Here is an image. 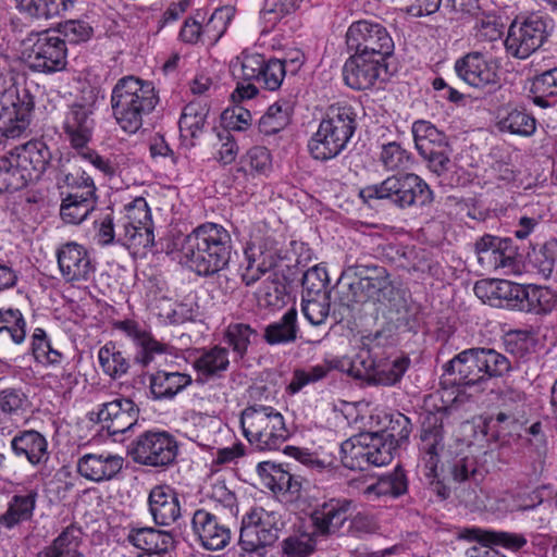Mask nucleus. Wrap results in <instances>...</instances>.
<instances>
[{"label": "nucleus", "mask_w": 557, "mask_h": 557, "mask_svg": "<svg viewBox=\"0 0 557 557\" xmlns=\"http://www.w3.org/2000/svg\"><path fill=\"white\" fill-rule=\"evenodd\" d=\"M180 260L199 276H211L224 270L231 260L232 237L220 224L207 222L176 243Z\"/></svg>", "instance_id": "obj_1"}, {"label": "nucleus", "mask_w": 557, "mask_h": 557, "mask_svg": "<svg viewBox=\"0 0 557 557\" xmlns=\"http://www.w3.org/2000/svg\"><path fill=\"white\" fill-rule=\"evenodd\" d=\"M159 102L151 82L134 75L121 77L111 91V109L116 124L128 134H135Z\"/></svg>", "instance_id": "obj_2"}, {"label": "nucleus", "mask_w": 557, "mask_h": 557, "mask_svg": "<svg viewBox=\"0 0 557 557\" xmlns=\"http://www.w3.org/2000/svg\"><path fill=\"white\" fill-rule=\"evenodd\" d=\"M357 128L356 112L346 103L326 109L317 132L308 141L310 156L319 161L336 158L344 151Z\"/></svg>", "instance_id": "obj_3"}, {"label": "nucleus", "mask_w": 557, "mask_h": 557, "mask_svg": "<svg viewBox=\"0 0 557 557\" xmlns=\"http://www.w3.org/2000/svg\"><path fill=\"white\" fill-rule=\"evenodd\" d=\"M360 197L371 200H388L398 209L423 208L433 202L434 194L429 184L414 173L395 174L379 184L368 185Z\"/></svg>", "instance_id": "obj_4"}, {"label": "nucleus", "mask_w": 557, "mask_h": 557, "mask_svg": "<svg viewBox=\"0 0 557 557\" xmlns=\"http://www.w3.org/2000/svg\"><path fill=\"white\" fill-rule=\"evenodd\" d=\"M243 435L259 450H276L289 437L283 414L272 406L253 404L240 412Z\"/></svg>", "instance_id": "obj_5"}, {"label": "nucleus", "mask_w": 557, "mask_h": 557, "mask_svg": "<svg viewBox=\"0 0 557 557\" xmlns=\"http://www.w3.org/2000/svg\"><path fill=\"white\" fill-rule=\"evenodd\" d=\"M548 16L539 12L517 15L510 23L504 45L506 52L519 60H525L540 50L549 36Z\"/></svg>", "instance_id": "obj_6"}, {"label": "nucleus", "mask_w": 557, "mask_h": 557, "mask_svg": "<svg viewBox=\"0 0 557 557\" xmlns=\"http://www.w3.org/2000/svg\"><path fill=\"white\" fill-rule=\"evenodd\" d=\"M35 108L25 83L11 82L0 90V144L20 137L28 127Z\"/></svg>", "instance_id": "obj_7"}, {"label": "nucleus", "mask_w": 557, "mask_h": 557, "mask_svg": "<svg viewBox=\"0 0 557 557\" xmlns=\"http://www.w3.org/2000/svg\"><path fill=\"white\" fill-rule=\"evenodd\" d=\"M280 529L274 512L255 508L242 519L238 557H265L267 548L278 540Z\"/></svg>", "instance_id": "obj_8"}, {"label": "nucleus", "mask_w": 557, "mask_h": 557, "mask_svg": "<svg viewBox=\"0 0 557 557\" xmlns=\"http://www.w3.org/2000/svg\"><path fill=\"white\" fill-rule=\"evenodd\" d=\"M24 57L28 67L34 72H60L67 63L65 39L50 30L30 34L25 40Z\"/></svg>", "instance_id": "obj_9"}, {"label": "nucleus", "mask_w": 557, "mask_h": 557, "mask_svg": "<svg viewBox=\"0 0 557 557\" xmlns=\"http://www.w3.org/2000/svg\"><path fill=\"white\" fill-rule=\"evenodd\" d=\"M346 45L349 51L385 61L395 50L394 39L387 28L373 20L350 24L346 32Z\"/></svg>", "instance_id": "obj_10"}, {"label": "nucleus", "mask_w": 557, "mask_h": 557, "mask_svg": "<svg viewBox=\"0 0 557 557\" xmlns=\"http://www.w3.org/2000/svg\"><path fill=\"white\" fill-rule=\"evenodd\" d=\"M342 465L352 471H364L369 467H382L392 461L391 448L371 433L352 436L341 444Z\"/></svg>", "instance_id": "obj_11"}, {"label": "nucleus", "mask_w": 557, "mask_h": 557, "mask_svg": "<svg viewBox=\"0 0 557 557\" xmlns=\"http://www.w3.org/2000/svg\"><path fill=\"white\" fill-rule=\"evenodd\" d=\"M117 224V242L128 249H146L154 244L151 212L147 201L137 197L124 208Z\"/></svg>", "instance_id": "obj_12"}, {"label": "nucleus", "mask_w": 557, "mask_h": 557, "mask_svg": "<svg viewBox=\"0 0 557 557\" xmlns=\"http://www.w3.org/2000/svg\"><path fill=\"white\" fill-rule=\"evenodd\" d=\"M233 76L237 79L256 82L267 90H277L287 75L281 59H265L256 52H243L231 64Z\"/></svg>", "instance_id": "obj_13"}, {"label": "nucleus", "mask_w": 557, "mask_h": 557, "mask_svg": "<svg viewBox=\"0 0 557 557\" xmlns=\"http://www.w3.org/2000/svg\"><path fill=\"white\" fill-rule=\"evenodd\" d=\"M129 453L139 465L164 467L175 460L177 444L168 432L147 431L133 442Z\"/></svg>", "instance_id": "obj_14"}, {"label": "nucleus", "mask_w": 557, "mask_h": 557, "mask_svg": "<svg viewBox=\"0 0 557 557\" xmlns=\"http://www.w3.org/2000/svg\"><path fill=\"white\" fill-rule=\"evenodd\" d=\"M416 148L426 160L433 172L441 174L449 164V149L446 135L431 122L418 120L411 127Z\"/></svg>", "instance_id": "obj_15"}, {"label": "nucleus", "mask_w": 557, "mask_h": 557, "mask_svg": "<svg viewBox=\"0 0 557 557\" xmlns=\"http://www.w3.org/2000/svg\"><path fill=\"white\" fill-rule=\"evenodd\" d=\"M244 257L247 267L242 280L246 286H251L282 260L280 243L271 236L249 242L244 248Z\"/></svg>", "instance_id": "obj_16"}, {"label": "nucleus", "mask_w": 557, "mask_h": 557, "mask_svg": "<svg viewBox=\"0 0 557 557\" xmlns=\"http://www.w3.org/2000/svg\"><path fill=\"white\" fill-rule=\"evenodd\" d=\"M55 256L60 274L66 283L74 285L92 280L96 264L85 246L69 242L58 248Z\"/></svg>", "instance_id": "obj_17"}, {"label": "nucleus", "mask_w": 557, "mask_h": 557, "mask_svg": "<svg viewBox=\"0 0 557 557\" xmlns=\"http://www.w3.org/2000/svg\"><path fill=\"white\" fill-rule=\"evenodd\" d=\"M190 528L195 540L205 549L220 550L231 543L232 531L230 527L205 508H198L193 512Z\"/></svg>", "instance_id": "obj_18"}, {"label": "nucleus", "mask_w": 557, "mask_h": 557, "mask_svg": "<svg viewBox=\"0 0 557 557\" xmlns=\"http://www.w3.org/2000/svg\"><path fill=\"white\" fill-rule=\"evenodd\" d=\"M387 70L385 60L355 53L343 67V76L347 86L356 90L372 88Z\"/></svg>", "instance_id": "obj_19"}, {"label": "nucleus", "mask_w": 557, "mask_h": 557, "mask_svg": "<svg viewBox=\"0 0 557 557\" xmlns=\"http://www.w3.org/2000/svg\"><path fill=\"white\" fill-rule=\"evenodd\" d=\"M11 153L26 186L40 178L51 160V151L41 140H30Z\"/></svg>", "instance_id": "obj_20"}, {"label": "nucleus", "mask_w": 557, "mask_h": 557, "mask_svg": "<svg viewBox=\"0 0 557 557\" xmlns=\"http://www.w3.org/2000/svg\"><path fill=\"white\" fill-rule=\"evenodd\" d=\"M90 104L74 102L64 112L62 129L66 140L75 150H84L89 143L95 125Z\"/></svg>", "instance_id": "obj_21"}, {"label": "nucleus", "mask_w": 557, "mask_h": 557, "mask_svg": "<svg viewBox=\"0 0 557 557\" xmlns=\"http://www.w3.org/2000/svg\"><path fill=\"white\" fill-rule=\"evenodd\" d=\"M139 409L132 399L116 398L101 405L97 419L109 435L115 436L129 431L137 423Z\"/></svg>", "instance_id": "obj_22"}, {"label": "nucleus", "mask_w": 557, "mask_h": 557, "mask_svg": "<svg viewBox=\"0 0 557 557\" xmlns=\"http://www.w3.org/2000/svg\"><path fill=\"white\" fill-rule=\"evenodd\" d=\"M148 512L157 525L170 527L182 517L180 494L169 484L151 487L147 498Z\"/></svg>", "instance_id": "obj_23"}, {"label": "nucleus", "mask_w": 557, "mask_h": 557, "mask_svg": "<svg viewBox=\"0 0 557 557\" xmlns=\"http://www.w3.org/2000/svg\"><path fill=\"white\" fill-rule=\"evenodd\" d=\"M457 76L474 88L497 84V73L492 62L480 51L468 52L455 62Z\"/></svg>", "instance_id": "obj_24"}, {"label": "nucleus", "mask_w": 557, "mask_h": 557, "mask_svg": "<svg viewBox=\"0 0 557 557\" xmlns=\"http://www.w3.org/2000/svg\"><path fill=\"white\" fill-rule=\"evenodd\" d=\"M128 338L132 339L136 347L134 362L141 366H149L156 356L165 354L168 346L157 341L149 332L141 329L139 324L133 320L121 321L116 324Z\"/></svg>", "instance_id": "obj_25"}, {"label": "nucleus", "mask_w": 557, "mask_h": 557, "mask_svg": "<svg viewBox=\"0 0 557 557\" xmlns=\"http://www.w3.org/2000/svg\"><path fill=\"white\" fill-rule=\"evenodd\" d=\"M355 276L360 277L368 301L386 302L393 299L394 285L384 267L358 264L355 267Z\"/></svg>", "instance_id": "obj_26"}, {"label": "nucleus", "mask_w": 557, "mask_h": 557, "mask_svg": "<svg viewBox=\"0 0 557 557\" xmlns=\"http://www.w3.org/2000/svg\"><path fill=\"white\" fill-rule=\"evenodd\" d=\"M124 459L111 453L85 454L77 461V471L92 482L114 479L123 469Z\"/></svg>", "instance_id": "obj_27"}, {"label": "nucleus", "mask_w": 557, "mask_h": 557, "mask_svg": "<svg viewBox=\"0 0 557 557\" xmlns=\"http://www.w3.org/2000/svg\"><path fill=\"white\" fill-rule=\"evenodd\" d=\"M38 492L35 488L16 491L9 499L7 510L0 515V525L12 530L23 522L29 521L36 509Z\"/></svg>", "instance_id": "obj_28"}, {"label": "nucleus", "mask_w": 557, "mask_h": 557, "mask_svg": "<svg viewBox=\"0 0 557 557\" xmlns=\"http://www.w3.org/2000/svg\"><path fill=\"white\" fill-rule=\"evenodd\" d=\"M448 375H454L458 385H475L484 382L476 348L462 350L444 366Z\"/></svg>", "instance_id": "obj_29"}, {"label": "nucleus", "mask_w": 557, "mask_h": 557, "mask_svg": "<svg viewBox=\"0 0 557 557\" xmlns=\"http://www.w3.org/2000/svg\"><path fill=\"white\" fill-rule=\"evenodd\" d=\"M125 541L143 554L169 553L175 543L171 532L152 527H129Z\"/></svg>", "instance_id": "obj_30"}, {"label": "nucleus", "mask_w": 557, "mask_h": 557, "mask_svg": "<svg viewBox=\"0 0 557 557\" xmlns=\"http://www.w3.org/2000/svg\"><path fill=\"white\" fill-rule=\"evenodd\" d=\"M507 240L500 237L484 235L475 243L478 262L485 271L511 268L513 258L506 253Z\"/></svg>", "instance_id": "obj_31"}, {"label": "nucleus", "mask_w": 557, "mask_h": 557, "mask_svg": "<svg viewBox=\"0 0 557 557\" xmlns=\"http://www.w3.org/2000/svg\"><path fill=\"white\" fill-rule=\"evenodd\" d=\"M228 349L221 346L203 348L194 359L193 367L197 372V381L207 382L222 377L230 367Z\"/></svg>", "instance_id": "obj_32"}, {"label": "nucleus", "mask_w": 557, "mask_h": 557, "mask_svg": "<svg viewBox=\"0 0 557 557\" xmlns=\"http://www.w3.org/2000/svg\"><path fill=\"white\" fill-rule=\"evenodd\" d=\"M349 507L350 502L348 500L331 499L317 508L311 515L315 532L321 535L337 532L348 518Z\"/></svg>", "instance_id": "obj_33"}, {"label": "nucleus", "mask_w": 557, "mask_h": 557, "mask_svg": "<svg viewBox=\"0 0 557 557\" xmlns=\"http://www.w3.org/2000/svg\"><path fill=\"white\" fill-rule=\"evenodd\" d=\"M15 456L25 457L29 463L37 466L48 459L46 437L35 430L20 432L11 440Z\"/></svg>", "instance_id": "obj_34"}, {"label": "nucleus", "mask_w": 557, "mask_h": 557, "mask_svg": "<svg viewBox=\"0 0 557 557\" xmlns=\"http://www.w3.org/2000/svg\"><path fill=\"white\" fill-rule=\"evenodd\" d=\"M191 383L187 373L159 370L150 376V392L154 399H173Z\"/></svg>", "instance_id": "obj_35"}, {"label": "nucleus", "mask_w": 557, "mask_h": 557, "mask_svg": "<svg viewBox=\"0 0 557 557\" xmlns=\"http://www.w3.org/2000/svg\"><path fill=\"white\" fill-rule=\"evenodd\" d=\"M209 109L200 102H189L185 106L180 122V134L186 147H194L197 139L203 132Z\"/></svg>", "instance_id": "obj_36"}, {"label": "nucleus", "mask_w": 557, "mask_h": 557, "mask_svg": "<svg viewBox=\"0 0 557 557\" xmlns=\"http://www.w3.org/2000/svg\"><path fill=\"white\" fill-rule=\"evenodd\" d=\"M20 13L32 20H49L74 8L77 0H13Z\"/></svg>", "instance_id": "obj_37"}, {"label": "nucleus", "mask_w": 557, "mask_h": 557, "mask_svg": "<svg viewBox=\"0 0 557 557\" xmlns=\"http://www.w3.org/2000/svg\"><path fill=\"white\" fill-rule=\"evenodd\" d=\"M459 537L469 542H478L483 545H502L512 550H518L527 544V540L522 534L483 530L475 527L465 528L460 532Z\"/></svg>", "instance_id": "obj_38"}, {"label": "nucleus", "mask_w": 557, "mask_h": 557, "mask_svg": "<svg viewBox=\"0 0 557 557\" xmlns=\"http://www.w3.org/2000/svg\"><path fill=\"white\" fill-rule=\"evenodd\" d=\"M82 541V529L71 524L49 546L40 550L36 557H85L78 550Z\"/></svg>", "instance_id": "obj_39"}, {"label": "nucleus", "mask_w": 557, "mask_h": 557, "mask_svg": "<svg viewBox=\"0 0 557 557\" xmlns=\"http://www.w3.org/2000/svg\"><path fill=\"white\" fill-rule=\"evenodd\" d=\"M185 414L186 421L191 422L195 426L185 433L186 436L202 448H214L215 433L220 431V422L209 414L195 410L187 411Z\"/></svg>", "instance_id": "obj_40"}, {"label": "nucleus", "mask_w": 557, "mask_h": 557, "mask_svg": "<svg viewBox=\"0 0 557 557\" xmlns=\"http://www.w3.org/2000/svg\"><path fill=\"white\" fill-rule=\"evenodd\" d=\"M257 469L264 484L274 493H289L294 495L300 491L301 483L281 465L264 461L260 462Z\"/></svg>", "instance_id": "obj_41"}, {"label": "nucleus", "mask_w": 557, "mask_h": 557, "mask_svg": "<svg viewBox=\"0 0 557 557\" xmlns=\"http://www.w3.org/2000/svg\"><path fill=\"white\" fill-rule=\"evenodd\" d=\"M408 491V479L400 467H396L392 472L384 474L373 484L363 490V495L369 499L380 497H399Z\"/></svg>", "instance_id": "obj_42"}, {"label": "nucleus", "mask_w": 557, "mask_h": 557, "mask_svg": "<svg viewBox=\"0 0 557 557\" xmlns=\"http://www.w3.org/2000/svg\"><path fill=\"white\" fill-rule=\"evenodd\" d=\"M411 430L409 418L401 412H395L388 417V423L384 430L371 434L391 448L393 459L396 449L408 441Z\"/></svg>", "instance_id": "obj_43"}, {"label": "nucleus", "mask_w": 557, "mask_h": 557, "mask_svg": "<svg viewBox=\"0 0 557 557\" xmlns=\"http://www.w3.org/2000/svg\"><path fill=\"white\" fill-rule=\"evenodd\" d=\"M297 311L288 309L277 321L267 325L263 338L269 345L294 343L298 337Z\"/></svg>", "instance_id": "obj_44"}, {"label": "nucleus", "mask_w": 557, "mask_h": 557, "mask_svg": "<svg viewBox=\"0 0 557 557\" xmlns=\"http://www.w3.org/2000/svg\"><path fill=\"white\" fill-rule=\"evenodd\" d=\"M293 111V106L287 100L274 102L260 117L258 123L259 132L267 136L280 133L290 123Z\"/></svg>", "instance_id": "obj_45"}, {"label": "nucleus", "mask_w": 557, "mask_h": 557, "mask_svg": "<svg viewBox=\"0 0 557 557\" xmlns=\"http://www.w3.org/2000/svg\"><path fill=\"white\" fill-rule=\"evenodd\" d=\"M98 362L102 372L113 380L124 376L131 367L128 358L112 342L99 348Z\"/></svg>", "instance_id": "obj_46"}, {"label": "nucleus", "mask_w": 557, "mask_h": 557, "mask_svg": "<svg viewBox=\"0 0 557 557\" xmlns=\"http://www.w3.org/2000/svg\"><path fill=\"white\" fill-rule=\"evenodd\" d=\"M531 92L535 106L543 109L554 107L556 101L552 99L557 97V67L536 75L532 82Z\"/></svg>", "instance_id": "obj_47"}, {"label": "nucleus", "mask_w": 557, "mask_h": 557, "mask_svg": "<svg viewBox=\"0 0 557 557\" xmlns=\"http://www.w3.org/2000/svg\"><path fill=\"white\" fill-rule=\"evenodd\" d=\"M34 360L44 367H57L63 360V354L53 347L51 338L41 327H36L30 338Z\"/></svg>", "instance_id": "obj_48"}, {"label": "nucleus", "mask_w": 557, "mask_h": 557, "mask_svg": "<svg viewBox=\"0 0 557 557\" xmlns=\"http://www.w3.org/2000/svg\"><path fill=\"white\" fill-rule=\"evenodd\" d=\"M523 298L528 310L535 314H547L557 309V292L549 287L528 285Z\"/></svg>", "instance_id": "obj_49"}, {"label": "nucleus", "mask_w": 557, "mask_h": 557, "mask_svg": "<svg viewBox=\"0 0 557 557\" xmlns=\"http://www.w3.org/2000/svg\"><path fill=\"white\" fill-rule=\"evenodd\" d=\"M97 199L77 196V193H70L62 201L60 214L62 220L69 224H79L95 209Z\"/></svg>", "instance_id": "obj_50"}, {"label": "nucleus", "mask_w": 557, "mask_h": 557, "mask_svg": "<svg viewBox=\"0 0 557 557\" xmlns=\"http://www.w3.org/2000/svg\"><path fill=\"white\" fill-rule=\"evenodd\" d=\"M498 127L502 132H508L513 135L529 137L536 129L535 119L522 109H510L498 121Z\"/></svg>", "instance_id": "obj_51"}, {"label": "nucleus", "mask_w": 557, "mask_h": 557, "mask_svg": "<svg viewBox=\"0 0 557 557\" xmlns=\"http://www.w3.org/2000/svg\"><path fill=\"white\" fill-rule=\"evenodd\" d=\"M484 382L492 377H499L511 370L510 360L492 348H476Z\"/></svg>", "instance_id": "obj_52"}, {"label": "nucleus", "mask_w": 557, "mask_h": 557, "mask_svg": "<svg viewBox=\"0 0 557 557\" xmlns=\"http://www.w3.org/2000/svg\"><path fill=\"white\" fill-rule=\"evenodd\" d=\"M377 361L376 345L363 344L356 356L350 359V376L369 383Z\"/></svg>", "instance_id": "obj_53"}, {"label": "nucleus", "mask_w": 557, "mask_h": 557, "mask_svg": "<svg viewBox=\"0 0 557 557\" xmlns=\"http://www.w3.org/2000/svg\"><path fill=\"white\" fill-rule=\"evenodd\" d=\"M235 14L233 5H223L214 10L210 18L202 24L205 40L209 44H215L224 35Z\"/></svg>", "instance_id": "obj_54"}, {"label": "nucleus", "mask_w": 557, "mask_h": 557, "mask_svg": "<svg viewBox=\"0 0 557 557\" xmlns=\"http://www.w3.org/2000/svg\"><path fill=\"white\" fill-rule=\"evenodd\" d=\"M252 175H265L272 171V156L268 148L255 146L240 158V169Z\"/></svg>", "instance_id": "obj_55"}, {"label": "nucleus", "mask_w": 557, "mask_h": 557, "mask_svg": "<svg viewBox=\"0 0 557 557\" xmlns=\"http://www.w3.org/2000/svg\"><path fill=\"white\" fill-rule=\"evenodd\" d=\"M408 362L405 359L392 361L379 359L370 384L391 386L400 381L407 370Z\"/></svg>", "instance_id": "obj_56"}, {"label": "nucleus", "mask_w": 557, "mask_h": 557, "mask_svg": "<svg viewBox=\"0 0 557 557\" xmlns=\"http://www.w3.org/2000/svg\"><path fill=\"white\" fill-rule=\"evenodd\" d=\"M7 333L14 344L26 338V321L18 309L0 308V335Z\"/></svg>", "instance_id": "obj_57"}, {"label": "nucleus", "mask_w": 557, "mask_h": 557, "mask_svg": "<svg viewBox=\"0 0 557 557\" xmlns=\"http://www.w3.org/2000/svg\"><path fill=\"white\" fill-rule=\"evenodd\" d=\"M330 294L302 297L301 299V311L307 321L313 326H319L325 323L330 315Z\"/></svg>", "instance_id": "obj_58"}, {"label": "nucleus", "mask_w": 557, "mask_h": 557, "mask_svg": "<svg viewBox=\"0 0 557 557\" xmlns=\"http://www.w3.org/2000/svg\"><path fill=\"white\" fill-rule=\"evenodd\" d=\"M437 417L433 414L423 423L421 432V453L423 457L438 458V453L443 448L442 424L436 425Z\"/></svg>", "instance_id": "obj_59"}, {"label": "nucleus", "mask_w": 557, "mask_h": 557, "mask_svg": "<svg viewBox=\"0 0 557 557\" xmlns=\"http://www.w3.org/2000/svg\"><path fill=\"white\" fill-rule=\"evenodd\" d=\"M285 285L277 274H270L259 287L257 299L264 307H280L284 302Z\"/></svg>", "instance_id": "obj_60"}, {"label": "nucleus", "mask_w": 557, "mask_h": 557, "mask_svg": "<svg viewBox=\"0 0 557 557\" xmlns=\"http://www.w3.org/2000/svg\"><path fill=\"white\" fill-rule=\"evenodd\" d=\"M379 159L387 171L406 169L411 163L410 152L396 141L383 144Z\"/></svg>", "instance_id": "obj_61"}, {"label": "nucleus", "mask_w": 557, "mask_h": 557, "mask_svg": "<svg viewBox=\"0 0 557 557\" xmlns=\"http://www.w3.org/2000/svg\"><path fill=\"white\" fill-rule=\"evenodd\" d=\"M62 182L73 190L72 193H77V196L97 199L95 182L86 170L77 168L72 172L63 173Z\"/></svg>", "instance_id": "obj_62"}, {"label": "nucleus", "mask_w": 557, "mask_h": 557, "mask_svg": "<svg viewBox=\"0 0 557 557\" xmlns=\"http://www.w3.org/2000/svg\"><path fill=\"white\" fill-rule=\"evenodd\" d=\"M360 277L349 281L347 276H342L337 283V294L339 304L346 308H352L355 305L368 302L364 288H361Z\"/></svg>", "instance_id": "obj_63"}, {"label": "nucleus", "mask_w": 557, "mask_h": 557, "mask_svg": "<svg viewBox=\"0 0 557 557\" xmlns=\"http://www.w3.org/2000/svg\"><path fill=\"white\" fill-rule=\"evenodd\" d=\"M327 282L329 276L324 267H311L304 273L302 276V297H313L323 294H330L326 287Z\"/></svg>", "instance_id": "obj_64"}]
</instances>
